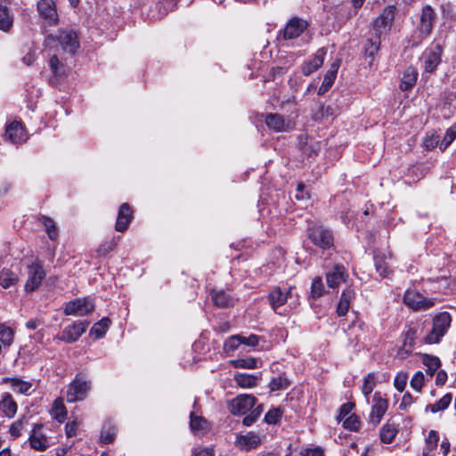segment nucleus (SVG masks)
Masks as SVG:
<instances>
[{"instance_id":"nucleus-39","label":"nucleus","mask_w":456,"mask_h":456,"mask_svg":"<svg viewBox=\"0 0 456 456\" xmlns=\"http://www.w3.org/2000/svg\"><path fill=\"white\" fill-rule=\"evenodd\" d=\"M422 362L427 366V373L433 376L441 365V361L438 357L429 354L422 355Z\"/></svg>"},{"instance_id":"nucleus-8","label":"nucleus","mask_w":456,"mask_h":456,"mask_svg":"<svg viewBox=\"0 0 456 456\" xmlns=\"http://www.w3.org/2000/svg\"><path fill=\"white\" fill-rule=\"evenodd\" d=\"M94 310V302L88 297L76 298L66 304L64 314L66 315L85 316Z\"/></svg>"},{"instance_id":"nucleus-27","label":"nucleus","mask_w":456,"mask_h":456,"mask_svg":"<svg viewBox=\"0 0 456 456\" xmlns=\"http://www.w3.org/2000/svg\"><path fill=\"white\" fill-rule=\"evenodd\" d=\"M397 433V426L391 420H387L379 430V437L383 443L390 444L394 441Z\"/></svg>"},{"instance_id":"nucleus-23","label":"nucleus","mask_w":456,"mask_h":456,"mask_svg":"<svg viewBox=\"0 0 456 456\" xmlns=\"http://www.w3.org/2000/svg\"><path fill=\"white\" fill-rule=\"evenodd\" d=\"M346 271L343 265H337L326 274V281L330 288H337L341 281H346Z\"/></svg>"},{"instance_id":"nucleus-3","label":"nucleus","mask_w":456,"mask_h":456,"mask_svg":"<svg viewBox=\"0 0 456 456\" xmlns=\"http://www.w3.org/2000/svg\"><path fill=\"white\" fill-rule=\"evenodd\" d=\"M451 322V315L447 312H443L436 315L433 319V328L426 336L425 342L428 344L438 343L441 338L445 335Z\"/></svg>"},{"instance_id":"nucleus-45","label":"nucleus","mask_w":456,"mask_h":456,"mask_svg":"<svg viewBox=\"0 0 456 456\" xmlns=\"http://www.w3.org/2000/svg\"><path fill=\"white\" fill-rule=\"evenodd\" d=\"M324 293V284L321 277H315L312 281L311 297L318 298Z\"/></svg>"},{"instance_id":"nucleus-14","label":"nucleus","mask_w":456,"mask_h":456,"mask_svg":"<svg viewBox=\"0 0 456 456\" xmlns=\"http://www.w3.org/2000/svg\"><path fill=\"white\" fill-rule=\"evenodd\" d=\"M442 48L436 45L427 49L421 57L425 71L433 72L441 62Z\"/></svg>"},{"instance_id":"nucleus-12","label":"nucleus","mask_w":456,"mask_h":456,"mask_svg":"<svg viewBox=\"0 0 456 456\" xmlns=\"http://www.w3.org/2000/svg\"><path fill=\"white\" fill-rule=\"evenodd\" d=\"M48 66L51 70V77L49 81L55 85L67 75V67L63 60L57 53H48Z\"/></svg>"},{"instance_id":"nucleus-24","label":"nucleus","mask_w":456,"mask_h":456,"mask_svg":"<svg viewBox=\"0 0 456 456\" xmlns=\"http://www.w3.org/2000/svg\"><path fill=\"white\" fill-rule=\"evenodd\" d=\"M18 405L9 393L2 395L0 400V411L7 418H13L17 412Z\"/></svg>"},{"instance_id":"nucleus-22","label":"nucleus","mask_w":456,"mask_h":456,"mask_svg":"<svg viewBox=\"0 0 456 456\" xmlns=\"http://www.w3.org/2000/svg\"><path fill=\"white\" fill-rule=\"evenodd\" d=\"M395 7L394 5L387 6L382 13L375 20L374 28L379 32L389 26L395 18Z\"/></svg>"},{"instance_id":"nucleus-54","label":"nucleus","mask_w":456,"mask_h":456,"mask_svg":"<svg viewBox=\"0 0 456 456\" xmlns=\"http://www.w3.org/2000/svg\"><path fill=\"white\" fill-rule=\"evenodd\" d=\"M282 411L280 408H273L267 411L265 420L268 424H276L281 418Z\"/></svg>"},{"instance_id":"nucleus-41","label":"nucleus","mask_w":456,"mask_h":456,"mask_svg":"<svg viewBox=\"0 0 456 456\" xmlns=\"http://www.w3.org/2000/svg\"><path fill=\"white\" fill-rule=\"evenodd\" d=\"M12 25V18L10 16L8 9L0 5V29L8 31Z\"/></svg>"},{"instance_id":"nucleus-44","label":"nucleus","mask_w":456,"mask_h":456,"mask_svg":"<svg viewBox=\"0 0 456 456\" xmlns=\"http://www.w3.org/2000/svg\"><path fill=\"white\" fill-rule=\"evenodd\" d=\"M231 363L235 368L256 369L257 367V360L252 357L232 360L231 361Z\"/></svg>"},{"instance_id":"nucleus-43","label":"nucleus","mask_w":456,"mask_h":456,"mask_svg":"<svg viewBox=\"0 0 456 456\" xmlns=\"http://www.w3.org/2000/svg\"><path fill=\"white\" fill-rule=\"evenodd\" d=\"M40 220L45 227L48 237L53 240H56L58 232L54 221L45 216H43Z\"/></svg>"},{"instance_id":"nucleus-20","label":"nucleus","mask_w":456,"mask_h":456,"mask_svg":"<svg viewBox=\"0 0 456 456\" xmlns=\"http://www.w3.org/2000/svg\"><path fill=\"white\" fill-rule=\"evenodd\" d=\"M325 56L326 50L324 48L318 49L314 56L303 64L302 73L305 76H309L316 71L322 65Z\"/></svg>"},{"instance_id":"nucleus-51","label":"nucleus","mask_w":456,"mask_h":456,"mask_svg":"<svg viewBox=\"0 0 456 456\" xmlns=\"http://www.w3.org/2000/svg\"><path fill=\"white\" fill-rule=\"evenodd\" d=\"M416 333L417 330L415 329H410L405 334V338L403 346L407 348L406 354H410L412 351Z\"/></svg>"},{"instance_id":"nucleus-46","label":"nucleus","mask_w":456,"mask_h":456,"mask_svg":"<svg viewBox=\"0 0 456 456\" xmlns=\"http://www.w3.org/2000/svg\"><path fill=\"white\" fill-rule=\"evenodd\" d=\"M456 138V126H451L446 130V133L440 142L439 148L444 151Z\"/></svg>"},{"instance_id":"nucleus-40","label":"nucleus","mask_w":456,"mask_h":456,"mask_svg":"<svg viewBox=\"0 0 456 456\" xmlns=\"http://www.w3.org/2000/svg\"><path fill=\"white\" fill-rule=\"evenodd\" d=\"M28 422V418L23 415L19 419L14 421L9 429V433L13 439L21 436L25 424Z\"/></svg>"},{"instance_id":"nucleus-56","label":"nucleus","mask_w":456,"mask_h":456,"mask_svg":"<svg viewBox=\"0 0 456 456\" xmlns=\"http://www.w3.org/2000/svg\"><path fill=\"white\" fill-rule=\"evenodd\" d=\"M116 436L114 427H103L101 432V441L104 444H110Z\"/></svg>"},{"instance_id":"nucleus-26","label":"nucleus","mask_w":456,"mask_h":456,"mask_svg":"<svg viewBox=\"0 0 456 456\" xmlns=\"http://www.w3.org/2000/svg\"><path fill=\"white\" fill-rule=\"evenodd\" d=\"M265 124L275 132L286 131L289 127V123L285 121L283 117L280 114H268L265 118Z\"/></svg>"},{"instance_id":"nucleus-52","label":"nucleus","mask_w":456,"mask_h":456,"mask_svg":"<svg viewBox=\"0 0 456 456\" xmlns=\"http://www.w3.org/2000/svg\"><path fill=\"white\" fill-rule=\"evenodd\" d=\"M408 381V374L406 372H398L394 379V387L399 391L403 392L405 389Z\"/></svg>"},{"instance_id":"nucleus-33","label":"nucleus","mask_w":456,"mask_h":456,"mask_svg":"<svg viewBox=\"0 0 456 456\" xmlns=\"http://www.w3.org/2000/svg\"><path fill=\"white\" fill-rule=\"evenodd\" d=\"M258 378L246 373H238L234 376V381L242 388H251L256 386Z\"/></svg>"},{"instance_id":"nucleus-11","label":"nucleus","mask_w":456,"mask_h":456,"mask_svg":"<svg viewBox=\"0 0 456 456\" xmlns=\"http://www.w3.org/2000/svg\"><path fill=\"white\" fill-rule=\"evenodd\" d=\"M46 273L43 265L35 261L28 266V279L25 284V290L31 292L36 290L42 283Z\"/></svg>"},{"instance_id":"nucleus-21","label":"nucleus","mask_w":456,"mask_h":456,"mask_svg":"<svg viewBox=\"0 0 456 456\" xmlns=\"http://www.w3.org/2000/svg\"><path fill=\"white\" fill-rule=\"evenodd\" d=\"M132 220V209L127 203H123L118 209V218L116 222V230L118 232H125Z\"/></svg>"},{"instance_id":"nucleus-38","label":"nucleus","mask_w":456,"mask_h":456,"mask_svg":"<svg viewBox=\"0 0 456 456\" xmlns=\"http://www.w3.org/2000/svg\"><path fill=\"white\" fill-rule=\"evenodd\" d=\"M110 324V321L109 318H102L92 327L90 330V335L94 336L95 338H101L106 333Z\"/></svg>"},{"instance_id":"nucleus-15","label":"nucleus","mask_w":456,"mask_h":456,"mask_svg":"<svg viewBox=\"0 0 456 456\" xmlns=\"http://www.w3.org/2000/svg\"><path fill=\"white\" fill-rule=\"evenodd\" d=\"M234 444L241 451H251L261 444L260 436L255 432H248L245 435L239 434L236 436Z\"/></svg>"},{"instance_id":"nucleus-32","label":"nucleus","mask_w":456,"mask_h":456,"mask_svg":"<svg viewBox=\"0 0 456 456\" xmlns=\"http://www.w3.org/2000/svg\"><path fill=\"white\" fill-rule=\"evenodd\" d=\"M417 77L418 73L414 68H407L402 77L400 88L403 91L411 89L416 84Z\"/></svg>"},{"instance_id":"nucleus-2","label":"nucleus","mask_w":456,"mask_h":456,"mask_svg":"<svg viewBox=\"0 0 456 456\" xmlns=\"http://www.w3.org/2000/svg\"><path fill=\"white\" fill-rule=\"evenodd\" d=\"M295 287L289 286L285 289L276 287L269 293V302L271 307L275 313L280 314L279 308L289 303V306L293 308L298 305V295L295 291Z\"/></svg>"},{"instance_id":"nucleus-35","label":"nucleus","mask_w":456,"mask_h":456,"mask_svg":"<svg viewBox=\"0 0 456 456\" xmlns=\"http://www.w3.org/2000/svg\"><path fill=\"white\" fill-rule=\"evenodd\" d=\"M51 414L53 418L60 423H62L66 419L67 410L62 399L59 398L54 401Z\"/></svg>"},{"instance_id":"nucleus-64","label":"nucleus","mask_w":456,"mask_h":456,"mask_svg":"<svg viewBox=\"0 0 456 456\" xmlns=\"http://www.w3.org/2000/svg\"><path fill=\"white\" fill-rule=\"evenodd\" d=\"M375 266L377 272L383 277H386L388 273V266L381 259H375Z\"/></svg>"},{"instance_id":"nucleus-18","label":"nucleus","mask_w":456,"mask_h":456,"mask_svg":"<svg viewBox=\"0 0 456 456\" xmlns=\"http://www.w3.org/2000/svg\"><path fill=\"white\" fill-rule=\"evenodd\" d=\"M307 28V22L297 17L290 19L282 33L284 39H293L298 37Z\"/></svg>"},{"instance_id":"nucleus-48","label":"nucleus","mask_w":456,"mask_h":456,"mask_svg":"<svg viewBox=\"0 0 456 456\" xmlns=\"http://www.w3.org/2000/svg\"><path fill=\"white\" fill-rule=\"evenodd\" d=\"M240 335H233L228 338L224 344V350L226 353L233 352L235 351L240 343Z\"/></svg>"},{"instance_id":"nucleus-16","label":"nucleus","mask_w":456,"mask_h":456,"mask_svg":"<svg viewBox=\"0 0 456 456\" xmlns=\"http://www.w3.org/2000/svg\"><path fill=\"white\" fill-rule=\"evenodd\" d=\"M435 20L436 12L433 8L428 4L423 6L419 24L418 26L422 36L427 37L431 33Z\"/></svg>"},{"instance_id":"nucleus-55","label":"nucleus","mask_w":456,"mask_h":456,"mask_svg":"<svg viewBox=\"0 0 456 456\" xmlns=\"http://www.w3.org/2000/svg\"><path fill=\"white\" fill-rule=\"evenodd\" d=\"M81 421L76 419L69 420L65 426V434L67 437L76 436L78 433Z\"/></svg>"},{"instance_id":"nucleus-37","label":"nucleus","mask_w":456,"mask_h":456,"mask_svg":"<svg viewBox=\"0 0 456 456\" xmlns=\"http://www.w3.org/2000/svg\"><path fill=\"white\" fill-rule=\"evenodd\" d=\"M290 385L289 379L284 375H279L273 377L269 382V388L271 391H281L286 390Z\"/></svg>"},{"instance_id":"nucleus-29","label":"nucleus","mask_w":456,"mask_h":456,"mask_svg":"<svg viewBox=\"0 0 456 456\" xmlns=\"http://www.w3.org/2000/svg\"><path fill=\"white\" fill-rule=\"evenodd\" d=\"M20 280L19 273L11 269L4 268L0 272V286L4 289H8L18 283Z\"/></svg>"},{"instance_id":"nucleus-13","label":"nucleus","mask_w":456,"mask_h":456,"mask_svg":"<svg viewBox=\"0 0 456 456\" xmlns=\"http://www.w3.org/2000/svg\"><path fill=\"white\" fill-rule=\"evenodd\" d=\"M256 399L252 395H240L230 403V411L233 415H244L256 404Z\"/></svg>"},{"instance_id":"nucleus-49","label":"nucleus","mask_w":456,"mask_h":456,"mask_svg":"<svg viewBox=\"0 0 456 456\" xmlns=\"http://www.w3.org/2000/svg\"><path fill=\"white\" fill-rule=\"evenodd\" d=\"M334 109L331 106H321L319 110L314 114L313 118L315 121L322 120L325 118L333 116Z\"/></svg>"},{"instance_id":"nucleus-9","label":"nucleus","mask_w":456,"mask_h":456,"mask_svg":"<svg viewBox=\"0 0 456 456\" xmlns=\"http://www.w3.org/2000/svg\"><path fill=\"white\" fill-rule=\"evenodd\" d=\"M308 237L315 246L322 249L331 248L334 243L331 231L323 226H315L309 229Z\"/></svg>"},{"instance_id":"nucleus-57","label":"nucleus","mask_w":456,"mask_h":456,"mask_svg":"<svg viewBox=\"0 0 456 456\" xmlns=\"http://www.w3.org/2000/svg\"><path fill=\"white\" fill-rule=\"evenodd\" d=\"M440 141L439 136L436 134H427L423 141V146L428 150L431 151L436 146H439Z\"/></svg>"},{"instance_id":"nucleus-63","label":"nucleus","mask_w":456,"mask_h":456,"mask_svg":"<svg viewBox=\"0 0 456 456\" xmlns=\"http://www.w3.org/2000/svg\"><path fill=\"white\" fill-rule=\"evenodd\" d=\"M301 456H323V450L322 447L306 448L300 452Z\"/></svg>"},{"instance_id":"nucleus-10","label":"nucleus","mask_w":456,"mask_h":456,"mask_svg":"<svg viewBox=\"0 0 456 456\" xmlns=\"http://www.w3.org/2000/svg\"><path fill=\"white\" fill-rule=\"evenodd\" d=\"M29 445L37 452H45L51 446V439L42 424H37L28 437Z\"/></svg>"},{"instance_id":"nucleus-53","label":"nucleus","mask_w":456,"mask_h":456,"mask_svg":"<svg viewBox=\"0 0 456 456\" xmlns=\"http://www.w3.org/2000/svg\"><path fill=\"white\" fill-rule=\"evenodd\" d=\"M425 376L421 371H417L411 379V387L417 392H421L424 386Z\"/></svg>"},{"instance_id":"nucleus-28","label":"nucleus","mask_w":456,"mask_h":456,"mask_svg":"<svg viewBox=\"0 0 456 456\" xmlns=\"http://www.w3.org/2000/svg\"><path fill=\"white\" fill-rule=\"evenodd\" d=\"M5 382L10 385L14 392L21 395H28L33 387L31 382L25 381L20 378H8L5 379Z\"/></svg>"},{"instance_id":"nucleus-31","label":"nucleus","mask_w":456,"mask_h":456,"mask_svg":"<svg viewBox=\"0 0 456 456\" xmlns=\"http://www.w3.org/2000/svg\"><path fill=\"white\" fill-rule=\"evenodd\" d=\"M211 297L214 304L219 307H228L234 302L233 297L224 290H212Z\"/></svg>"},{"instance_id":"nucleus-4","label":"nucleus","mask_w":456,"mask_h":456,"mask_svg":"<svg viewBox=\"0 0 456 456\" xmlns=\"http://www.w3.org/2000/svg\"><path fill=\"white\" fill-rule=\"evenodd\" d=\"M37 11L45 27H55L59 24V13L54 0H39Z\"/></svg>"},{"instance_id":"nucleus-47","label":"nucleus","mask_w":456,"mask_h":456,"mask_svg":"<svg viewBox=\"0 0 456 456\" xmlns=\"http://www.w3.org/2000/svg\"><path fill=\"white\" fill-rule=\"evenodd\" d=\"M361 421L359 417L355 414H351L344 419L343 427L351 431H357L360 428Z\"/></svg>"},{"instance_id":"nucleus-30","label":"nucleus","mask_w":456,"mask_h":456,"mask_svg":"<svg viewBox=\"0 0 456 456\" xmlns=\"http://www.w3.org/2000/svg\"><path fill=\"white\" fill-rule=\"evenodd\" d=\"M190 419V427L194 435H202L208 430V423L204 418L191 412Z\"/></svg>"},{"instance_id":"nucleus-61","label":"nucleus","mask_w":456,"mask_h":456,"mask_svg":"<svg viewBox=\"0 0 456 456\" xmlns=\"http://www.w3.org/2000/svg\"><path fill=\"white\" fill-rule=\"evenodd\" d=\"M429 281H435L437 286H436L433 290L434 291H443L449 288L450 283L446 277L436 278V280H429Z\"/></svg>"},{"instance_id":"nucleus-17","label":"nucleus","mask_w":456,"mask_h":456,"mask_svg":"<svg viewBox=\"0 0 456 456\" xmlns=\"http://www.w3.org/2000/svg\"><path fill=\"white\" fill-rule=\"evenodd\" d=\"M88 326L87 322H76L71 325L67 326L60 338V339L67 342V343H72L77 341L81 335L86 330V328Z\"/></svg>"},{"instance_id":"nucleus-60","label":"nucleus","mask_w":456,"mask_h":456,"mask_svg":"<svg viewBox=\"0 0 456 456\" xmlns=\"http://www.w3.org/2000/svg\"><path fill=\"white\" fill-rule=\"evenodd\" d=\"M354 407V404L353 403H346L342 404L338 410V414L337 416V419L338 421H341L344 419H346V417L351 413Z\"/></svg>"},{"instance_id":"nucleus-19","label":"nucleus","mask_w":456,"mask_h":456,"mask_svg":"<svg viewBox=\"0 0 456 456\" xmlns=\"http://www.w3.org/2000/svg\"><path fill=\"white\" fill-rule=\"evenodd\" d=\"M4 137L12 143H21L27 140L25 128L17 121H12L7 125Z\"/></svg>"},{"instance_id":"nucleus-5","label":"nucleus","mask_w":456,"mask_h":456,"mask_svg":"<svg viewBox=\"0 0 456 456\" xmlns=\"http://www.w3.org/2000/svg\"><path fill=\"white\" fill-rule=\"evenodd\" d=\"M90 388V382H88L81 374H77L69 384L67 390V402L75 403L77 401H83L87 396Z\"/></svg>"},{"instance_id":"nucleus-7","label":"nucleus","mask_w":456,"mask_h":456,"mask_svg":"<svg viewBox=\"0 0 456 456\" xmlns=\"http://www.w3.org/2000/svg\"><path fill=\"white\" fill-rule=\"evenodd\" d=\"M388 409V400L380 392H375L372 397L371 410L369 415V423L377 427L382 420Z\"/></svg>"},{"instance_id":"nucleus-6","label":"nucleus","mask_w":456,"mask_h":456,"mask_svg":"<svg viewBox=\"0 0 456 456\" xmlns=\"http://www.w3.org/2000/svg\"><path fill=\"white\" fill-rule=\"evenodd\" d=\"M403 303L414 311H426L436 305V299L428 298L416 289H407L403 296Z\"/></svg>"},{"instance_id":"nucleus-36","label":"nucleus","mask_w":456,"mask_h":456,"mask_svg":"<svg viewBox=\"0 0 456 456\" xmlns=\"http://www.w3.org/2000/svg\"><path fill=\"white\" fill-rule=\"evenodd\" d=\"M14 339V330L5 323H0V344L9 347Z\"/></svg>"},{"instance_id":"nucleus-59","label":"nucleus","mask_w":456,"mask_h":456,"mask_svg":"<svg viewBox=\"0 0 456 456\" xmlns=\"http://www.w3.org/2000/svg\"><path fill=\"white\" fill-rule=\"evenodd\" d=\"M336 77L332 76V73H326L323 78V82L318 90L319 94H323L327 92L333 85Z\"/></svg>"},{"instance_id":"nucleus-62","label":"nucleus","mask_w":456,"mask_h":456,"mask_svg":"<svg viewBox=\"0 0 456 456\" xmlns=\"http://www.w3.org/2000/svg\"><path fill=\"white\" fill-rule=\"evenodd\" d=\"M414 403V398L410 393H405L403 395L402 402L399 405V409L402 411H407L408 408Z\"/></svg>"},{"instance_id":"nucleus-34","label":"nucleus","mask_w":456,"mask_h":456,"mask_svg":"<svg viewBox=\"0 0 456 456\" xmlns=\"http://www.w3.org/2000/svg\"><path fill=\"white\" fill-rule=\"evenodd\" d=\"M452 395L450 393L445 394L439 401L433 404H428L426 406V411H431L436 413L444 411L449 407L452 403Z\"/></svg>"},{"instance_id":"nucleus-50","label":"nucleus","mask_w":456,"mask_h":456,"mask_svg":"<svg viewBox=\"0 0 456 456\" xmlns=\"http://www.w3.org/2000/svg\"><path fill=\"white\" fill-rule=\"evenodd\" d=\"M438 440H439L438 434L436 431L431 430L428 433V437L426 438L427 446H426L424 452H428V453H430L432 451H434L437 446Z\"/></svg>"},{"instance_id":"nucleus-1","label":"nucleus","mask_w":456,"mask_h":456,"mask_svg":"<svg viewBox=\"0 0 456 456\" xmlns=\"http://www.w3.org/2000/svg\"><path fill=\"white\" fill-rule=\"evenodd\" d=\"M45 51L58 50L59 47L65 53L74 54L79 48L77 34L73 30L60 29L56 34H49L44 41Z\"/></svg>"},{"instance_id":"nucleus-58","label":"nucleus","mask_w":456,"mask_h":456,"mask_svg":"<svg viewBox=\"0 0 456 456\" xmlns=\"http://www.w3.org/2000/svg\"><path fill=\"white\" fill-rule=\"evenodd\" d=\"M261 412H262L261 406H258L256 409L252 410L251 412L243 419V420H242L243 425L246 427L251 426L256 420V419L260 416Z\"/></svg>"},{"instance_id":"nucleus-42","label":"nucleus","mask_w":456,"mask_h":456,"mask_svg":"<svg viewBox=\"0 0 456 456\" xmlns=\"http://www.w3.org/2000/svg\"><path fill=\"white\" fill-rule=\"evenodd\" d=\"M376 376L374 373H369L366 375L363 379V384L362 387V394L368 397L370 394L373 391L374 387H376Z\"/></svg>"},{"instance_id":"nucleus-25","label":"nucleus","mask_w":456,"mask_h":456,"mask_svg":"<svg viewBox=\"0 0 456 456\" xmlns=\"http://www.w3.org/2000/svg\"><path fill=\"white\" fill-rule=\"evenodd\" d=\"M355 292L352 287H347L341 294L339 302L337 306V314L339 316H344L349 310L350 304L354 298Z\"/></svg>"}]
</instances>
